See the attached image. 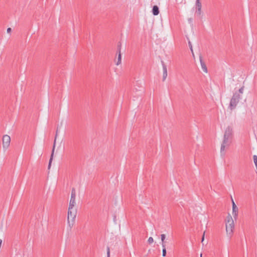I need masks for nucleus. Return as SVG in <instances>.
Masks as SVG:
<instances>
[{
	"mask_svg": "<svg viewBox=\"0 0 257 257\" xmlns=\"http://www.w3.org/2000/svg\"><path fill=\"white\" fill-rule=\"evenodd\" d=\"M233 137V128L231 126H228L224 132L223 140L220 148L221 153L225 151V148H228L229 147V146L232 143Z\"/></svg>",
	"mask_w": 257,
	"mask_h": 257,
	"instance_id": "obj_1",
	"label": "nucleus"
},
{
	"mask_svg": "<svg viewBox=\"0 0 257 257\" xmlns=\"http://www.w3.org/2000/svg\"><path fill=\"white\" fill-rule=\"evenodd\" d=\"M240 98V95L238 93L235 92L233 93V96L231 98L229 106L231 110H232L235 108L239 101Z\"/></svg>",
	"mask_w": 257,
	"mask_h": 257,
	"instance_id": "obj_2",
	"label": "nucleus"
},
{
	"mask_svg": "<svg viewBox=\"0 0 257 257\" xmlns=\"http://www.w3.org/2000/svg\"><path fill=\"white\" fill-rule=\"evenodd\" d=\"M227 218V222L226 223V230L229 234H231L234 228L233 220L230 216H228Z\"/></svg>",
	"mask_w": 257,
	"mask_h": 257,
	"instance_id": "obj_3",
	"label": "nucleus"
},
{
	"mask_svg": "<svg viewBox=\"0 0 257 257\" xmlns=\"http://www.w3.org/2000/svg\"><path fill=\"white\" fill-rule=\"evenodd\" d=\"M11 138L9 136L5 135L3 137V147L4 149L6 150L10 146Z\"/></svg>",
	"mask_w": 257,
	"mask_h": 257,
	"instance_id": "obj_4",
	"label": "nucleus"
},
{
	"mask_svg": "<svg viewBox=\"0 0 257 257\" xmlns=\"http://www.w3.org/2000/svg\"><path fill=\"white\" fill-rule=\"evenodd\" d=\"M74 207H69L68 210V217L67 220L68 223H69V219L70 218H72L73 220H74L76 215V210H73Z\"/></svg>",
	"mask_w": 257,
	"mask_h": 257,
	"instance_id": "obj_5",
	"label": "nucleus"
},
{
	"mask_svg": "<svg viewBox=\"0 0 257 257\" xmlns=\"http://www.w3.org/2000/svg\"><path fill=\"white\" fill-rule=\"evenodd\" d=\"M58 134V129H57V131H56V135H55V140H54V142L53 147V149H52V153H51V157H50V160H49V165H48V169H50V168L51 167V163H52V161L53 160V155H54V150H55V145H56V140Z\"/></svg>",
	"mask_w": 257,
	"mask_h": 257,
	"instance_id": "obj_6",
	"label": "nucleus"
},
{
	"mask_svg": "<svg viewBox=\"0 0 257 257\" xmlns=\"http://www.w3.org/2000/svg\"><path fill=\"white\" fill-rule=\"evenodd\" d=\"M75 197H76L75 189L74 188H73L72 189V191H71V199L70 200L69 207H74L75 206Z\"/></svg>",
	"mask_w": 257,
	"mask_h": 257,
	"instance_id": "obj_7",
	"label": "nucleus"
},
{
	"mask_svg": "<svg viewBox=\"0 0 257 257\" xmlns=\"http://www.w3.org/2000/svg\"><path fill=\"white\" fill-rule=\"evenodd\" d=\"M161 63L163 70V81H164L167 77V68L163 61H161Z\"/></svg>",
	"mask_w": 257,
	"mask_h": 257,
	"instance_id": "obj_8",
	"label": "nucleus"
},
{
	"mask_svg": "<svg viewBox=\"0 0 257 257\" xmlns=\"http://www.w3.org/2000/svg\"><path fill=\"white\" fill-rule=\"evenodd\" d=\"M232 214L233 215V217L236 218L238 214V208L235 205L234 202L233 201V199H232Z\"/></svg>",
	"mask_w": 257,
	"mask_h": 257,
	"instance_id": "obj_9",
	"label": "nucleus"
},
{
	"mask_svg": "<svg viewBox=\"0 0 257 257\" xmlns=\"http://www.w3.org/2000/svg\"><path fill=\"white\" fill-rule=\"evenodd\" d=\"M199 60H200L201 66V68H202L203 71L205 73H207L208 71H207V66L205 64V63L203 60L202 57L201 55L199 56Z\"/></svg>",
	"mask_w": 257,
	"mask_h": 257,
	"instance_id": "obj_10",
	"label": "nucleus"
},
{
	"mask_svg": "<svg viewBox=\"0 0 257 257\" xmlns=\"http://www.w3.org/2000/svg\"><path fill=\"white\" fill-rule=\"evenodd\" d=\"M196 7L197 9L196 13L198 15H200L201 13V8L202 5L200 0H196Z\"/></svg>",
	"mask_w": 257,
	"mask_h": 257,
	"instance_id": "obj_11",
	"label": "nucleus"
},
{
	"mask_svg": "<svg viewBox=\"0 0 257 257\" xmlns=\"http://www.w3.org/2000/svg\"><path fill=\"white\" fill-rule=\"evenodd\" d=\"M152 13L154 16H157L160 13L159 7L157 6H154L152 9Z\"/></svg>",
	"mask_w": 257,
	"mask_h": 257,
	"instance_id": "obj_12",
	"label": "nucleus"
},
{
	"mask_svg": "<svg viewBox=\"0 0 257 257\" xmlns=\"http://www.w3.org/2000/svg\"><path fill=\"white\" fill-rule=\"evenodd\" d=\"M118 53V54L117 62L116 64L117 65H118L119 64H120L121 63V53Z\"/></svg>",
	"mask_w": 257,
	"mask_h": 257,
	"instance_id": "obj_13",
	"label": "nucleus"
},
{
	"mask_svg": "<svg viewBox=\"0 0 257 257\" xmlns=\"http://www.w3.org/2000/svg\"><path fill=\"white\" fill-rule=\"evenodd\" d=\"M121 45V43L118 42V43L117 44V52L118 53H120Z\"/></svg>",
	"mask_w": 257,
	"mask_h": 257,
	"instance_id": "obj_14",
	"label": "nucleus"
},
{
	"mask_svg": "<svg viewBox=\"0 0 257 257\" xmlns=\"http://www.w3.org/2000/svg\"><path fill=\"white\" fill-rule=\"evenodd\" d=\"M253 161H254V163L255 164V167L257 168V156L256 155L253 156Z\"/></svg>",
	"mask_w": 257,
	"mask_h": 257,
	"instance_id": "obj_15",
	"label": "nucleus"
},
{
	"mask_svg": "<svg viewBox=\"0 0 257 257\" xmlns=\"http://www.w3.org/2000/svg\"><path fill=\"white\" fill-rule=\"evenodd\" d=\"M161 240H162V242H165V239L166 238V235L165 234H162L161 235Z\"/></svg>",
	"mask_w": 257,
	"mask_h": 257,
	"instance_id": "obj_16",
	"label": "nucleus"
},
{
	"mask_svg": "<svg viewBox=\"0 0 257 257\" xmlns=\"http://www.w3.org/2000/svg\"><path fill=\"white\" fill-rule=\"evenodd\" d=\"M148 241L150 244L154 242V239L153 237H150L148 240Z\"/></svg>",
	"mask_w": 257,
	"mask_h": 257,
	"instance_id": "obj_17",
	"label": "nucleus"
},
{
	"mask_svg": "<svg viewBox=\"0 0 257 257\" xmlns=\"http://www.w3.org/2000/svg\"><path fill=\"white\" fill-rule=\"evenodd\" d=\"M243 87H241L239 90H238V91L237 92V93H238L240 95L241 94H242L243 93Z\"/></svg>",
	"mask_w": 257,
	"mask_h": 257,
	"instance_id": "obj_18",
	"label": "nucleus"
},
{
	"mask_svg": "<svg viewBox=\"0 0 257 257\" xmlns=\"http://www.w3.org/2000/svg\"><path fill=\"white\" fill-rule=\"evenodd\" d=\"M162 255L163 256H165L166 255V248H163L162 250Z\"/></svg>",
	"mask_w": 257,
	"mask_h": 257,
	"instance_id": "obj_19",
	"label": "nucleus"
},
{
	"mask_svg": "<svg viewBox=\"0 0 257 257\" xmlns=\"http://www.w3.org/2000/svg\"><path fill=\"white\" fill-rule=\"evenodd\" d=\"M107 256L110 257V249L109 247H107Z\"/></svg>",
	"mask_w": 257,
	"mask_h": 257,
	"instance_id": "obj_20",
	"label": "nucleus"
},
{
	"mask_svg": "<svg viewBox=\"0 0 257 257\" xmlns=\"http://www.w3.org/2000/svg\"><path fill=\"white\" fill-rule=\"evenodd\" d=\"M188 44H189V46L191 51H192V52H193L192 46V44L190 41L188 42Z\"/></svg>",
	"mask_w": 257,
	"mask_h": 257,
	"instance_id": "obj_21",
	"label": "nucleus"
},
{
	"mask_svg": "<svg viewBox=\"0 0 257 257\" xmlns=\"http://www.w3.org/2000/svg\"><path fill=\"white\" fill-rule=\"evenodd\" d=\"M162 245L163 248H166V244L165 242H162Z\"/></svg>",
	"mask_w": 257,
	"mask_h": 257,
	"instance_id": "obj_22",
	"label": "nucleus"
},
{
	"mask_svg": "<svg viewBox=\"0 0 257 257\" xmlns=\"http://www.w3.org/2000/svg\"><path fill=\"white\" fill-rule=\"evenodd\" d=\"M11 30H12L11 28H9L7 29V32L8 33H10L11 31Z\"/></svg>",
	"mask_w": 257,
	"mask_h": 257,
	"instance_id": "obj_23",
	"label": "nucleus"
},
{
	"mask_svg": "<svg viewBox=\"0 0 257 257\" xmlns=\"http://www.w3.org/2000/svg\"><path fill=\"white\" fill-rule=\"evenodd\" d=\"M204 233L203 234L202 237V242H203V241L204 240Z\"/></svg>",
	"mask_w": 257,
	"mask_h": 257,
	"instance_id": "obj_24",
	"label": "nucleus"
},
{
	"mask_svg": "<svg viewBox=\"0 0 257 257\" xmlns=\"http://www.w3.org/2000/svg\"><path fill=\"white\" fill-rule=\"evenodd\" d=\"M200 257H202V254H201Z\"/></svg>",
	"mask_w": 257,
	"mask_h": 257,
	"instance_id": "obj_25",
	"label": "nucleus"
}]
</instances>
